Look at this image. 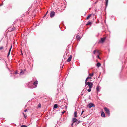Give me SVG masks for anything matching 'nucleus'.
I'll use <instances>...</instances> for the list:
<instances>
[{
    "label": "nucleus",
    "mask_w": 127,
    "mask_h": 127,
    "mask_svg": "<svg viewBox=\"0 0 127 127\" xmlns=\"http://www.w3.org/2000/svg\"><path fill=\"white\" fill-rule=\"evenodd\" d=\"M18 71H16L15 73V74H17V73H18Z\"/></svg>",
    "instance_id": "2f4dec72"
},
{
    "label": "nucleus",
    "mask_w": 127,
    "mask_h": 127,
    "mask_svg": "<svg viewBox=\"0 0 127 127\" xmlns=\"http://www.w3.org/2000/svg\"><path fill=\"white\" fill-rule=\"evenodd\" d=\"M72 55H71L70 56V57H69V58H68L67 61L68 62H70L71 59L72 58Z\"/></svg>",
    "instance_id": "1a4fd4ad"
},
{
    "label": "nucleus",
    "mask_w": 127,
    "mask_h": 127,
    "mask_svg": "<svg viewBox=\"0 0 127 127\" xmlns=\"http://www.w3.org/2000/svg\"><path fill=\"white\" fill-rule=\"evenodd\" d=\"M101 64L99 63H98L97 64V66L98 67H99L101 66Z\"/></svg>",
    "instance_id": "2eb2a0df"
},
{
    "label": "nucleus",
    "mask_w": 127,
    "mask_h": 127,
    "mask_svg": "<svg viewBox=\"0 0 127 127\" xmlns=\"http://www.w3.org/2000/svg\"><path fill=\"white\" fill-rule=\"evenodd\" d=\"M74 116L75 117H77V112H75L74 113Z\"/></svg>",
    "instance_id": "a211bd4d"
},
{
    "label": "nucleus",
    "mask_w": 127,
    "mask_h": 127,
    "mask_svg": "<svg viewBox=\"0 0 127 127\" xmlns=\"http://www.w3.org/2000/svg\"><path fill=\"white\" fill-rule=\"evenodd\" d=\"M91 14H90L87 17L86 19L87 20H88L89 19L90 17L91 16Z\"/></svg>",
    "instance_id": "aec40b11"
},
{
    "label": "nucleus",
    "mask_w": 127,
    "mask_h": 127,
    "mask_svg": "<svg viewBox=\"0 0 127 127\" xmlns=\"http://www.w3.org/2000/svg\"><path fill=\"white\" fill-rule=\"evenodd\" d=\"M24 73V71H23L22 70H21V72H20V74L21 75H22V74H23Z\"/></svg>",
    "instance_id": "6ab92c4d"
},
{
    "label": "nucleus",
    "mask_w": 127,
    "mask_h": 127,
    "mask_svg": "<svg viewBox=\"0 0 127 127\" xmlns=\"http://www.w3.org/2000/svg\"><path fill=\"white\" fill-rule=\"evenodd\" d=\"M12 46H11V48H10L9 50V51L8 52V54L7 55V57H8L9 55V54H10V51L11 50V48H12Z\"/></svg>",
    "instance_id": "4468645a"
},
{
    "label": "nucleus",
    "mask_w": 127,
    "mask_h": 127,
    "mask_svg": "<svg viewBox=\"0 0 127 127\" xmlns=\"http://www.w3.org/2000/svg\"><path fill=\"white\" fill-rule=\"evenodd\" d=\"M91 24V22H88L87 24V25H89Z\"/></svg>",
    "instance_id": "a878e982"
},
{
    "label": "nucleus",
    "mask_w": 127,
    "mask_h": 127,
    "mask_svg": "<svg viewBox=\"0 0 127 127\" xmlns=\"http://www.w3.org/2000/svg\"><path fill=\"white\" fill-rule=\"evenodd\" d=\"M87 78H88V79H91L92 78L91 77H89V76H88L87 77Z\"/></svg>",
    "instance_id": "c85d7f7f"
},
{
    "label": "nucleus",
    "mask_w": 127,
    "mask_h": 127,
    "mask_svg": "<svg viewBox=\"0 0 127 127\" xmlns=\"http://www.w3.org/2000/svg\"><path fill=\"white\" fill-rule=\"evenodd\" d=\"M101 116L103 117H105V115L104 113L103 112H102L101 113Z\"/></svg>",
    "instance_id": "f8f14e48"
},
{
    "label": "nucleus",
    "mask_w": 127,
    "mask_h": 127,
    "mask_svg": "<svg viewBox=\"0 0 127 127\" xmlns=\"http://www.w3.org/2000/svg\"><path fill=\"white\" fill-rule=\"evenodd\" d=\"M95 105L93 103H90L88 105V107L90 108L91 107H94Z\"/></svg>",
    "instance_id": "20e7f679"
},
{
    "label": "nucleus",
    "mask_w": 127,
    "mask_h": 127,
    "mask_svg": "<svg viewBox=\"0 0 127 127\" xmlns=\"http://www.w3.org/2000/svg\"><path fill=\"white\" fill-rule=\"evenodd\" d=\"M81 121H80V120L78 121L77 120V122H76V124H78L80 122H81Z\"/></svg>",
    "instance_id": "4be33fe9"
},
{
    "label": "nucleus",
    "mask_w": 127,
    "mask_h": 127,
    "mask_svg": "<svg viewBox=\"0 0 127 127\" xmlns=\"http://www.w3.org/2000/svg\"><path fill=\"white\" fill-rule=\"evenodd\" d=\"M58 107V106L57 104H55L54 106V108H56Z\"/></svg>",
    "instance_id": "f3484780"
},
{
    "label": "nucleus",
    "mask_w": 127,
    "mask_h": 127,
    "mask_svg": "<svg viewBox=\"0 0 127 127\" xmlns=\"http://www.w3.org/2000/svg\"><path fill=\"white\" fill-rule=\"evenodd\" d=\"M47 13H48V11L46 13L45 15H44V17H45V16L47 14Z\"/></svg>",
    "instance_id": "f704fd0d"
},
{
    "label": "nucleus",
    "mask_w": 127,
    "mask_h": 127,
    "mask_svg": "<svg viewBox=\"0 0 127 127\" xmlns=\"http://www.w3.org/2000/svg\"><path fill=\"white\" fill-rule=\"evenodd\" d=\"M105 39V38H103L101 39V40H100L99 42L101 43H103Z\"/></svg>",
    "instance_id": "9b49d317"
},
{
    "label": "nucleus",
    "mask_w": 127,
    "mask_h": 127,
    "mask_svg": "<svg viewBox=\"0 0 127 127\" xmlns=\"http://www.w3.org/2000/svg\"><path fill=\"white\" fill-rule=\"evenodd\" d=\"M88 79V78H87L85 80V84H87V81Z\"/></svg>",
    "instance_id": "b1692460"
},
{
    "label": "nucleus",
    "mask_w": 127,
    "mask_h": 127,
    "mask_svg": "<svg viewBox=\"0 0 127 127\" xmlns=\"http://www.w3.org/2000/svg\"><path fill=\"white\" fill-rule=\"evenodd\" d=\"M65 111H64L62 112V114H64L65 113Z\"/></svg>",
    "instance_id": "7c9ffc66"
},
{
    "label": "nucleus",
    "mask_w": 127,
    "mask_h": 127,
    "mask_svg": "<svg viewBox=\"0 0 127 127\" xmlns=\"http://www.w3.org/2000/svg\"><path fill=\"white\" fill-rule=\"evenodd\" d=\"M108 0H105V1H106V7L107 6L108 4Z\"/></svg>",
    "instance_id": "dca6fc26"
},
{
    "label": "nucleus",
    "mask_w": 127,
    "mask_h": 127,
    "mask_svg": "<svg viewBox=\"0 0 127 127\" xmlns=\"http://www.w3.org/2000/svg\"><path fill=\"white\" fill-rule=\"evenodd\" d=\"M12 46H11V48H10L9 50V51L8 52V54L7 55V57H8L9 55V54H10V51L11 50V48H12Z\"/></svg>",
    "instance_id": "ddd939ff"
},
{
    "label": "nucleus",
    "mask_w": 127,
    "mask_h": 127,
    "mask_svg": "<svg viewBox=\"0 0 127 127\" xmlns=\"http://www.w3.org/2000/svg\"><path fill=\"white\" fill-rule=\"evenodd\" d=\"M91 88H89V89H88V90H87V91H88L89 92H90L91 91Z\"/></svg>",
    "instance_id": "393cba45"
},
{
    "label": "nucleus",
    "mask_w": 127,
    "mask_h": 127,
    "mask_svg": "<svg viewBox=\"0 0 127 127\" xmlns=\"http://www.w3.org/2000/svg\"><path fill=\"white\" fill-rule=\"evenodd\" d=\"M73 119H76V118H73Z\"/></svg>",
    "instance_id": "4c0bfd02"
},
{
    "label": "nucleus",
    "mask_w": 127,
    "mask_h": 127,
    "mask_svg": "<svg viewBox=\"0 0 127 127\" xmlns=\"http://www.w3.org/2000/svg\"><path fill=\"white\" fill-rule=\"evenodd\" d=\"M3 46H1L0 47V50H1L3 48Z\"/></svg>",
    "instance_id": "cd10ccee"
},
{
    "label": "nucleus",
    "mask_w": 127,
    "mask_h": 127,
    "mask_svg": "<svg viewBox=\"0 0 127 127\" xmlns=\"http://www.w3.org/2000/svg\"><path fill=\"white\" fill-rule=\"evenodd\" d=\"M77 122V120H72V123L71 124V125L72 127L73 125V123H76Z\"/></svg>",
    "instance_id": "423d86ee"
},
{
    "label": "nucleus",
    "mask_w": 127,
    "mask_h": 127,
    "mask_svg": "<svg viewBox=\"0 0 127 127\" xmlns=\"http://www.w3.org/2000/svg\"><path fill=\"white\" fill-rule=\"evenodd\" d=\"M41 104H39L38 105V107L39 108H40L41 107Z\"/></svg>",
    "instance_id": "bb28decb"
},
{
    "label": "nucleus",
    "mask_w": 127,
    "mask_h": 127,
    "mask_svg": "<svg viewBox=\"0 0 127 127\" xmlns=\"http://www.w3.org/2000/svg\"><path fill=\"white\" fill-rule=\"evenodd\" d=\"M89 76H90L91 77H92L94 75L93 73L92 74H89Z\"/></svg>",
    "instance_id": "412c9836"
},
{
    "label": "nucleus",
    "mask_w": 127,
    "mask_h": 127,
    "mask_svg": "<svg viewBox=\"0 0 127 127\" xmlns=\"http://www.w3.org/2000/svg\"><path fill=\"white\" fill-rule=\"evenodd\" d=\"M87 85L89 88H92L93 86V84L92 82H87V84H86L85 85Z\"/></svg>",
    "instance_id": "f03ea898"
},
{
    "label": "nucleus",
    "mask_w": 127,
    "mask_h": 127,
    "mask_svg": "<svg viewBox=\"0 0 127 127\" xmlns=\"http://www.w3.org/2000/svg\"><path fill=\"white\" fill-rule=\"evenodd\" d=\"M81 37L79 35H77L76 37V39L78 40V41H79L81 39Z\"/></svg>",
    "instance_id": "6e6552de"
},
{
    "label": "nucleus",
    "mask_w": 127,
    "mask_h": 127,
    "mask_svg": "<svg viewBox=\"0 0 127 127\" xmlns=\"http://www.w3.org/2000/svg\"><path fill=\"white\" fill-rule=\"evenodd\" d=\"M96 52L98 54L99 53V51L97 50H95L93 51V53L94 54H95Z\"/></svg>",
    "instance_id": "9d476101"
},
{
    "label": "nucleus",
    "mask_w": 127,
    "mask_h": 127,
    "mask_svg": "<svg viewBox=\"0 0 127 127\" xmlns=\"http://www.w3.org/2000/svg\"><path fill=\"white\" fill-rule=\"evenodd\" d=\"M55 13L54 11H52L50 14V17L51 18L53 17L55 15Z\"/></svg>",
    "instance_id": "39448f33"
},
{
    "label": "nucleus",
    "mask_w": 127,
    "mask_h": 127,
    "mask_svg": "<svg viewBox=\"0 0 127 127\" xmlns=\"http://www.w3.org/2000/svg\"><path fill=\"white\" fill-rule=\"evenodd\" d=\"M104 110L106 112V113L108 115L110 114V111L106 107L104 108Z\"/></svg>",
    "instance_id": "7ed1b4c3"
},
{
    "label": "nucleus",
    "mask_w": 127,
    "mask_h": 127,
    "mask_svg": "<svg viewBox=\"0 0 127 127\" xmlns=\"http://www.w3.org/2000/svg\"><path fill=\"white\" fill-rule=\"evenodd\" d=\"M64 65H63V66H62V68L63 67V66Z\"/></svg>",
    "instance_id": "ea45409f"
},
{
    "label": "nucleus",
    "mask_w": 127,
    "mask_h": 127,
    "mask_svg": "<svg viewBox=\"0 0 127 127\" xmlns=\"http://www.w3.org/2000/svg\"><path fill=\"white\" fill-rule=\"evenodd\" d=\"M60 108H61L62 109H63V106H60Z\"/></svg>",
    "instance_id": "c9c22d12"
},
{
    "label": "nucleus",
    "mask_w": 127,
    "mask_h": 127,
    "mask_svg": "<svg viewBox=\"0 0 127 127\" xmlns=\"http://www.w3.org/2000/svg\"><path fill=\"white\" fill-rule=\"evenodd\" d=\"M101 87L99 86H97V87L96 89V91L97 92H99L100 91V90L101 89Z\"/></svg>",
    "instance_id": "0eeeda50"
},
{
    "label": "nucleus",
    "mask_w": 127,
    "mask_h": 127,
    "mask_svg": "<svg viewBox=\"0 0 127 127\" xmlns=\"http://www.w3.org/2000/svg\"><path fill=\"white\" fill-rule=\"evenodd\" d=\"M97 57L98 58L100 59V58H99V55H98L97 56Z\"/></svg>",
    "instance_id": "72a5a7b5"
},
{
    "label": "nucleus",
    "mask_w": 127,
    "mask_h": 127,
    "mask_svg": "<svg viewBox=\"0 0 127 127\" xmlns=\"http://www.w3.org/2000/svg\"><path fill=\"white\" fill-rule=\"evenodd\" d=\"M27 111V109H26L25 110H24V111L25 112H26Z\"/></svg>",
    "instance_id": "e433bc0d"
},
{
    "label": "nucleus",
    "mask_w": 127,
    "mask_h": 127,
    "mask_svg": "<svg viewBox=\"0 0 127 127\" xmlns=\"http://www.w3.org/2000/svg\"><path fill=\"white\" fill-rule=\"evenodd\" d=\"M84 112V111L83 110H82V112L81 115Z\"/></svg>",
    "instance_id": "c756f323"
},
{
    "label": "nucleus",
    "mask_w": 127,
    "mask_h": 127,
    "mask_svg": "<svg viewBox=\"0 0 127 127\" xmlns=\"http://www.w3.org/2000/svg\"><path fill=\"white\" fill-rule=\"evenodd\" d=\"M65 107H66V109H67V107L66 106H65Z\"/></svg>",
    "instance_id": "58836bf2"
},
{
    "label": "nucleus",
    "mask_w": 127,
    "mask_h": 127,
    "mask_svg": "<svg viewBox=\"0 0 127 127\" xmlns=\"http://www.w3.org/2000/svg\"><path fill=\"white\" fill-rule=\"evenodd\" d=\"M38 83L37 81H36L34 82L33 84L32 82L31 81V82L29 83V84L28 86L31 88H36L37 86Z\"/></svg>",
    "instance_id": "f257e3e1"
},
{
    "label": "nucleus",
    "mask_w": 127,
    "mask_h": 127,
    "mask_svg": "<svg viewBox=\"0 0 127 127\" xmlns=\"http://www.w3.org/2000/svg\"><path fill=\"white\" fill-rule=\"evenodd\" d=\"M27 126L24 125H23L21 126V127H27Z\"/></svg>",
    "instance_id": "5701e85b"
},
{
    "label": "nucleus",
    "mask_w": 127,
    "mask_h": 127,
    "mask_svg": "<svg viewBox=\"0 0 127 127\" xmlns=\"http://www.w3.org/2000/svg\"><path fill=\"white\" fill-rule=\"evenodd\" d=\"M24 117L25 118V119L26 118V117H27V116H26V115H24Z\"/></svg>",
    "instance_id": "473e14b6"
}]
</instances>
